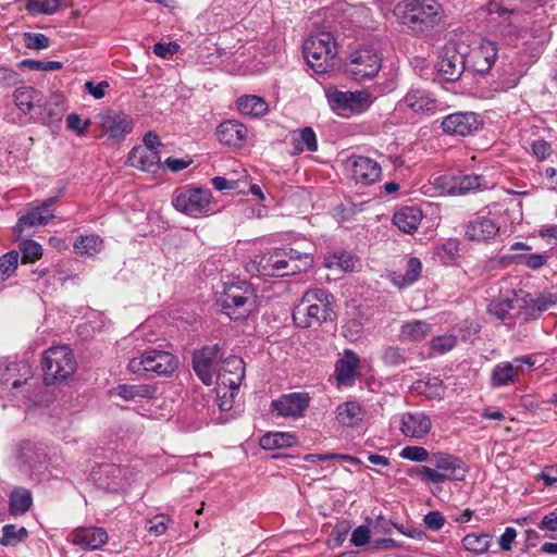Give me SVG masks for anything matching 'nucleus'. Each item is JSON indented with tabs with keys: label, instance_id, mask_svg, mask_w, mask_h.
<instances>
[{
	"label": "nucleus",
	"instance_id": "1",
	"mask_svg": "<svg viewBox=\"0 0 557 557\" xmlns=\"http://www.w3.org/2000/svg\"><path fill=\"white\" fill-rule=\"evenodd\" d=\"M524 0H493L487 13L494 32L507 44L539 58L552 38L547 21L535 20L522 9Z\"/></svg>",
	"mask_w": 557,
	"mask_h": 557
},
{
	"label": "nucleus",
	"instance_id": "2",
	"mask_svg": "<svg viewBox=\"0 0 557 557\" xmlns=\"http://www.w3.org/2000/svg\"><path fill=\"white\" fill-rule=\"evenodd\" d=\"M312 263L313 258L310 253L299 252L293 248H277L270 253L256 256L247 264V271L263 276H286L306 272Z\"/></svg>",
	"mask_w": 557,
	"mask_h": 557
},
{
	"label": "nucleus",
	"instance_id": "3",
	"mask_svg": "<svg viewBox=\"0 0 557 557\" xmlns=\"http://www.w3.org/2000/svg\"><path fill=\"white\" fill-rule=\"evenodd\" d=\"M393 14L413 33L423 34L441 22L443 9L436 0H404L396 4Z\"/></svg>",
	"mask_w": 557,
	"mask_h": 557
},
{
	"label": "nucleus",
	"instance_id": "4",
	"mask_svg": "<svg viewBox=\"0 0 557 557\" xmlns=\"http://www.w3.org/2000/svg\"><path fill=\"white\" fill-rule=\"evenodd\" d=\"M216 301L230 319L240 321L256 310L257 294L249 282L236 280L224 284Z\"/></svg>",
	"mask_w": 557,
	"mask_h": 557
},
{
	"label": "nucleus",
	"instance_id": "5",
	"mask_svg": "<svg viewBox=\"0 0 557 557\" xmlns=\"http://www.w3.org/2000/svg\"><path fill=\"white\" fill-rule=\"evenodd\" d=\"M330 294L323 288L308 289L293 310V320L298 327L320 326L333 320Z\"/></svg>",
	"mask_w": 557,
	"mask_h": 557
},
{
	"label": "nucleus",
	"instance_id": "6",
	"mask_svg": "<svg viewBox=\"0 0 557 557\" xmlns=\"http://www.w3.org/2000/svg\"><path fill=\"white\" fill-rule=\"evenodd\" d=\"M430 462L434 468L419 466L413 468L409 474L417 475L433 484H440L445 481H461L466 475L465 463L456 456L447 453H434Z\"/></svg>",
	"mask_w": 557,
	"mask_h": 557
},
{
	"label": "nucleus",
	"instance_id": "7",
	"mask_svg": "<svg viewBox=\"0 0 557 557\" xmlns=\"http://www.w3.org/2000/svg\"><path fill=\"white\" fill-rule=\"evenodd\" d=\"M304 54L308 65L317 74H324L335 65L337 44L330 32L310 36L304 44Z\"/></svg>",
	"mask_w": 557,
	"mask_h": 557
},
{
	"label": "nucleus",
	"instance_id": "8",
	"mask_svg": "<svg viewBox=\"0 0 557 557\" xmlns=\"http://www.w3.org/2000/svg\"><path fill=\"white\" fill-rule=\"evenodd\" d=\"M331 110L342 117H351L369 110L373 103L372 94L368 90L343 91L335 87L325 89Z\"/></svg>",
	"mask_w": 557,
	"mask_h": 557
},
{
	"label": "nucleus",
	"instance_id": "9",
	"mask_svg": "<svg viewBox=\"0 0 557 557\" xmlns=\"http://www.w3.org/2000/svg\"><path fill=\"white\" fill-rule=\"evenodd\" d=\"M75 357L67 346H53L42 356L44 381L47 385L69 379L76 371Z\"/></svg>",
	"mask_w": 557,
	"mask_h": 557
},
{
	"label": "nucleus",
	"instance_id": "10",
	"mask_svg": "<svg viewBox=\"0 0 557 557\" xmlns=\"http://www.w3.org/2000/svg\"><path fill=\"white\" fill-rule=\"evenodd\" d=\"M178 367L177 358L164 350L147 349L128 362V370L133 373L152 372L158 375H169Z\"/></svg>",
	"mask_w": 557,
	"mask_h": 557
},
{
	"label": "nucleus",
	"instance_id": "11",
	"mask_svg": "<svg viewBox=\"0 0 557 557\" xmlns=\"http://www.w3.org/2000/svg\"><path fill=\"white\" fill-rule=\"evenodd\" d=\"M382 67V58L371 46L359 48L351 52L346 64V74L356 82L371 79Z\"/></svg>",
	"mask_w": 557,
	"mask_h": 557
},
{
	"label": "nucleus",
	"instance_id": "12",
	"mask_svg": "<svg viewBox=\"0 0 557 557\" xmlns=\"http://www.w3.org/2000/svg\"><path fill=\"white\" fill-rule=\"evenodd\" d=\"M534 363L530 355L516 357L512 361L499 362L491 372L490 385L494 388H499L515 384L519 381L520 375L531 371Z\"/></svg>",
	"mask_w": 557,
	"mask_h": 557
},
{
	"label": "nucleus",
	"instance_id": "13",
	"mask_svg": "<svg viewBox=\"0 0 557 557\" xmlns=\"http://www.w3.org/2000/svg\"><path fill=\"white\" fill-rule=\"evenodd\" d=\"M211 191L201 187L177 189L173 199L174 208L189 216L208 214L210 211Z\"/></svg>",
	"mask_w": 557,
	"mask_h": 557
},
{
	"label": "nucleus",
	"instance_id": "14",
	"mask_svg": "<svg viewBox=\"0 0 557 557\" xmlns=\"http://www.w3.org/2000/svg\"><path fill=\"white\" fill-rule=\"evenodd\" d=\"M344 168L348 176L357 184L371 185L382 176L380 163L372 158L361 154L348 157L344 162Z\"/></svg>",
	"mask_w": 557,
	"mask_h": 557
},
{
	"label": "nucleus",
	"instance_id": "15",
	"mask_svg": "<svg viewBox=\"0 0 557 557\" xmlns=\"http://www.w3.org/2000/svg\"><path fill=\"white\" fill-rule=\"evenodd\" d=\"M483 120L479 113L472 111H458L443 117L441 128L449 136L467 137L481 129Z\"/></svg>",
	"mask_w": 557,
	"mask_h": 557
},
{
	"label": "nucleus",
	"instance_id": "16",
	"mask_svg": "<svg viewBox=\"0 0 557 557\" xmlns=\"http://www.w3.org/2000/svg\"><path fill=\"white\" fill-rule=\"evenodd\" d=\"M223 352L219 345L207 346L194 354L193 368L200 381L206 385L213 383L218 374V364L222 360Z\"/></svg>",
	"mask_w": 557,
	"mask_h": 557
},
{
	"label": "nucleus",
	"instance_id": "17",
	"mask_svg": "<svg viewBox=\"0 0 557 557\" xmlns=\"http://www.w3.org/2000/svg\"><path fill=\"white\" fill-rule=\"evenodd\" d=\"M100 127L115 141H122L134 128L133 119L120 111L106 110L96 116Z\"/></svg>",
	"mask_w": 557,
	"mask_h": 557
},
{
	"label": "nucleus",
	"instance_id": "18",
	"mask_svg": "<svg viewBox=\"0 0 557 557\" xmlns=\"http://www.w3.org/2000/svg\"><path fill=\"white\" fill-rule=\"evenodd\" d=\"M465 70L463 54L456 49V44L445 45L437 62L438 77L445 82L457 81Z\"/></svg>",
	"mask_w": 557,
	"mask_h": 557
},
{
	"label": "nucleus",
	"instance_id": "19",
	"mask_svg": "<svg viewBox=\"0 0 557 557\" xmlns=\"http://www.w3.org/2000/svg\"><path fill=\"white\" fill-rule=\"evenodd\" d=\"M245 377V362L237 356H231L222 361L218 369L216 385L238 391Z\"/></svg>",
	"mask_w": 557,
	"mask_h": 557
},
{
	"label": "nucleus",
	"instance_id": "20",
	"mask_svg": "<svg viewBox=\"0 0 557 557\" xmlns=\"http://www.w3.org/2000/svg\"><path fill=\"white\" fill-rule=\"evenodd\" d=\"M310 396L307 393L296 392L284 394L272 401L271 406L278 416L296 418L304 416L309 407Z\"/></svg>",
	"mask_w": 557,
	"mask_h": 557
},
{
	"label": "nucleus",
	"instance_id": "21",
	"mask_svg": "<svg viewBox=\"0 0 557 557\" xmlns=\"http://www.w3.org/2000/svg\"><path fill=\"white\" fill-rule=\"evenodd\" d=\"M500 226L492 218L478 215L465 226V237L471 242L487 243L499 233Z\"/></svg>",
	"mask_w": 557,
	"mask_h": 557
},
{
	"label": "nucleus",
	"instance_id": "22",
	"mask_svg": "<svg viewBox=\"0 0 557 557\" xmlns=\"http://www.w3.org/2000/svg\"><path fill=\"white\" fill-rule=\"evenodd\" d=\"M432 428L430 417L421 411L405 412L399 419V431L406 437L421 440Z\"/></svg>",
	"mask_w": 557,
	"mask_h": 557
},
{
	"label": "nucleus",
	"instance_id": "23",
	"mask_svg": "<svg viewBox=\"0 0 557 557\" xmlns=\"http://www.w3.org/2000/svg\"><path fill=\"white\" fill-rule=\"evenodd\" d=\"M69 536L74 545L84 549H98L108 542L106 530L99 527H78Z\"/></svg>",
	"mask_w": 557,
	"mask_h": 557
},
{
	"label": "nucleus",
	"instance_id": "24",
	"mask_svg": "<svg viewBox=\"0 0 557 557\" xmlns=\"http://www.w3.org/2000/svg\"><path fill=\"white\" fill-rule=\"evenodd\" d=\"M63 113L64 98L62 95L54 94L49 99L44 97L42 102H39L34 120L50 125L60 122Z\"/></svg>",
	"mask_w": 557,
	"mask_h": 557
},
{
	"label": "nucleus",
	"instance_id": "25",
	"mask_svg": "<svg viewBox=\"0 0 557 557\" xmlns=\"http://www.w3.org/2000/svg\"><path fill=\"white\" fill-rule=\"evenodd\" d=\"M215 134L221 144L239 148L246 141L247 128L238 121L228 120L218 126Z\"/></svg>",
	"mask_w": 557,
	"mask_h": 557
},
{
	"label": "nucleus",
	"instance_id": "26",
	"mask_svg": "<svg viewBox=\"0 0 557 557\" xmlns=\"http://www.w3.org/2000/svg\"><path fill=\"white\" fill-rule=\"evenodd\" d=\"M498 57V47L495 41L483 39L479 47L472 51L473 69L478 73H487Z\"/></svg>",
	"mask_w": 557,
	"mask_h": 557
},
{
	"label": "nucleus",
	"instance_id": "27",
	"mask_svg": "<svg viewBox=\"0 0 557 557\" xmlns=\"http://www.w3.org/2000/svg\"><path fill=\"white\" fill-rule=\"evenodd\" d=\"M127 163L141 171L154 173L160 168L161 158L158 150L135 146L128 153Z\"/></svg>",
	"mask_w": 557,
	"mask_h": 557
},
{
	"label": "nucleus",
	"instance_id": "28",
	"mask_svg": "<svg viewBox=\"0 0 557 557\" xmlns=\"http://www.w3.org/2000/svg\"><path fill=\"white\" fill-rule=\"evenodd\" d=\"M423 218L422 210L417 206L399 208L393 215V224L406 234H413Z\"/></svg>",
	"mask_w": 557,
	"mask_h": 557
},
{
	"label": "nucleus",
	"instance_id": "29",
	"mask_svg": "<svg viewBox=\"0 0 557 557\" xmlns=\"http://www.w3.org/2000/svg\"><path fill=\"white\" fill-rule=\"evenodd\" d=\"M54 216L53 211H46L45 207H39L37 203L32 206L25 214L18 218L15 226V233L18 237L28 228L46 225L49 220Z\"/></svg>",
	"mask_w": 557,
	"mask_h": 557
},
{
	"label": "nucleus",
	"instance_id": "30",
	"mask_svg": "<svg viewBox=\"0 0 557 557\" xmlns=\"http://www.w3.org/2000/svg\"><path fill=\"white\" fill-rule=\"evenodd\" d=\"M358 356L351 351L346 350L344 357L336 363V380L339 385L350 386L354 384L358 374Z\"/></svg>",
	"mask_w": 557,
	"mask_h": 557
},
{
	"label": "nucleus",
	"instance_id": "31",
	"mask_svg": "<svg viewBox=\"0 0 557 557\" xmlns=\"http://www.w3.org/2000/svg\"><path fill=\"white\" fill-rule=\"evenodd\" d=\"M16 107L24 113L34 119L39 102H42L44 95L33 87H20L13 94Z\"/></svg>",
	"mask_w": 557,
	"mask_h": 557
},
{
	"label": "nucleus",
	"instance_id": "32",
	"mask_svg": "<svg viewBox=\"0 0 557 557\" xmlns=\"http://www.w3.org/2000/svg\"><path fill=\"white\" fill-rule=\"evenodd\" d=\"M126 469L116 465H106L100 468L97 479L100 487L109 492H117L125 486Z\"/></svg>",
	"mask_w": 557,
	"mask_h": 557
},
{
	"label": "nucleus",
	"instance_id": "33",
	"mask_svg": "<svg viewBox=\"0 0 557 557\" xmlns=\"http://www.w3.org/2000/svg\"><path fill=\"white\" fill-rule=\"evenodd\" d=\"M404 103L413 112L435 111L438 106L433 95L421 88L410 89L404 98Z\"/></svg>",
	"mask_w": 557,
	"mask_h": 557
},
{
	"label": "nucleus",
	"instance_id": "34",
	"mask_svg": "<svg viewBox=\"0 0 557 557\" xmlns=\"http://www.w3.org/2000/svg\"><path fill=\"white\" fill-rule=\"evenodd\" d=\"M487 187V182L481 175L467 174L453 178L448 193L453 195H465L471 191L481 190Z\"/></svg>",
	"mask_w": 557,
	"mask_h": 557
},
{
	"label": "nucleus",
	"instance_id": "35",
	"mask_svg": "<svg viewBox=\"0 0 557 557\" xmlns=\"http://www.w3.org/2000/svg\"><path fill=\"white\" fill-rule=\"evenodd\" d=\"M422 263L420 259L410 257L406 263V272H393L391 275L392 283L399 287H408L412 285L421 275Z\"/></svg>",
	"mask_w": 557,
	"mask_h": 557
},
{
	"label": "nucleus",
	"instance_id": "36",
	"mask_svg": "<svg viewBox=\"0 0 557 557\" xmlns=\"http://www.w3.org/2000/svg\"><path fill=\"white\" fill-rule=\"evenodd\" d=\"M338 422L346 426H355L363 419V410L359 403L347 401L336 409Z\"/></svg>",
	"mask_w": 557,
	"mask_h": 557
},
{
	"label": "nucleus",
	"instance_id": "37",
	"mask_svg": "<svg viewBox=\"0 0 557 557\" xmlns=\"http://www.w3.org/2000/svg\"><path fill=\"white\" fill-rule=\"evenodd\" d=\"M412 392L429 399H442L445 394L443 382L438 377L418 380L412 385Z\"/></svg>",
	"mask_w": 557,
	"mask_h": 557
},
{
	"label": "nucleus",
	"instance_id": "38",
	"mask_svg": "<svg viewBox=\"0 0 557 557\" xmlns=\"http://www.w3.org/2000/svg\"><path fill=\"white\" fill-rule=\"evenodd\" d=\"M156 393V387L150 384L143 385H127L122 384L119 385L114 389V394L120 396L122 399L126 401L143 399V398H152Z\"/></svg>",
	"mask_w": 557,
	"mask_h": 557
},
{
	"label": "nucleus",
	"instance_id": "39",
	"mask_svg": "<svg viewBox=\"0 0 557 557\" xmlns=\"http://www.w3.org/2000/svg\"><path fill=\"white\" fill-rule=\"evenodd\" d=\"M237 107L242 114L251 117L261 116L268 111L267 101L263 98L253 95L240 97L237 101Z\"/></svg>",
	"mask_w": 557,
	"mask_h": 557
},
{
	"label": "nucleus",
	"instance_id": "40",
	"mask_svg": "<svg viewBox=\"0 0 557 557\" xmlns=\"http://www.w3.org/2000/svg\"><path fill=\"white\" fill-rule=\"evenodd\" d=\"M518 302H520V300L517 293L515 290H510L506 296L493 299L490 302L487 310L492 315L503 320L510 310L517 307Z\"/></svg>",
	"mask_w": 557,
	"mask_h": 557
},
{
	"label": "nucleus",
	"instance_id": "41",
	"mask_svg": "<svg viewBox=\"0 0 557 557\" xmlns=\"http://www.w3.org/2000/svg\"><path fill=\"white\" fill-rule=\"evenodd\" d=\"M432 332L430 323L416 320L405 323L400 329V337L403 341L420 342Z\"/></svg>",
	"mask_w": 557,
	"mask_h": 557
},
{
	"label": "nucleus",
	"instance_id": "42",
	"mask_svg": "<svg viewBox=\"0 0 557 557\" xmlns=\"http://www.w3.org/2000/svg\"><path fill=\"white\" fill-rule=\"evenodd\" d=\"M324 264L329 269L352 272L360 265V262L354 255L343 251L325 257Z\"/></svg>",
	"mask_w": 557,
	"mask_h": 557
},
{
	"label": "nucleus",
	"instance_id": "43",
	"mask_svg": "<svg viewBox=\"0 0 557 557\" xmlns=\"http://www.w3.org/2000/svg\"><path fill=\"white\" fill-rule=\"evenodd\" d=\"M296 443V435L289 432L268 433L260 438L261 447L268 450L290 447Z\"/></svg>",
	"mask_w": 557,
	"mask_h": 557
},
{
	"label": "nucleus",
	"instance_id": "44",
	"mask_svg": "<svg viewBox=\"0 0 557 557\" xmlns=\"http://www.w3.org/2000/svg\"><path fill=\"white\" fill-rule=\"evenodd\" d=\"M33 504L32 493L26 488H15L10 494L9 511L13 516L24 515Z\"/></svg>",
	"mask_w": 557,
	"mask_h": 557
},
{
	"label": "nucleus",
	"instance_id": "45",
	"mask_svg": "<svg viewBox=\"0 0 557 557\" xmlns=\"http://www.w3.org/2000/svg\"><path fill=\"white\" fill-rule=\"evenodd\" d=\"M103 240L98 235H85L74 243V250L81 256H94L101 251Z\"/></svg>",
	"mask_w": 557,
	"mask_h": 557
},
{
	"label": "nucleus",
	"instance_id": "46",
	"mask_svg": "<svg viewBox=\"0 0 557 557\" xmlns=\"http://www.w3.org/2000/svg\"><path fill=\"white\" fill-rule=\"evenodd\" d=\"M27 536L28 532L24 527L16 529L13 524H5L2 528L0 544L2 546H14L17 543L25 541Z\"/></svg>",
	"mask_w": 557,
	"mask_h": 557
},
{
	"label": "nucleus",
	"instance_id": "47",
	"mask_svg": "<svg viewBox=\"0 0 557 557\" xmlns=\"http://www.w3.org/2000/svg\"><path fill=\"white\" fill-rule=\"evenodd\" d=\"M18 249V252L22 253L23 263H34L42 257V246L33 239L22 240Z\"/></svg>",
	"mask_w": 557,
	"mask_h": 557
},
{
	"label": "nucleus",
	"instance_id": "48",
	"mask_svg": "<svg viewBox=\"0 0 557 557\" xmlns=\"http://www.w3.org/2000/svg\"><path fill=\"white\" fill-rule=\"evenodd\" d=\"M60 7V0H28L26 10L32 15L53 14Z\"/></svg>",
	"mask_w": 557,
	"mask_h": 557
},
{
	"label": "nucleus",
	"instance_id": "49",
	"mask_svg": "<svg viewBox=\"0 0 557 557\" xmlns=\"http://www.w3.org/2000/svg\"><path fill=\"white\" fill-rule=\"evenodd\" d=\"M20 252L11 250L0 257V274L2 280L9 278L16 271L18 265Z\"/></svg>",
	"mask_w": 557,
	"mask_h": 557
},
{
	"label": "nucleus",
	"instance_id": "50",
	"mask_svg": "<svg viewBox=\"0 0 557 557\" xmlns=\"http://www.w3.org/2000/svg\"><path fill=\"white\" fill-rule=\"evenodd\" d=\"M462 546L475 554L484 553L488 547L487 536L475 533L468 534L462 539Z\"/></svg>",
	"mask_w": 557,
	"mask_h": 557
},
{
	"label": "nucleus",
	"instance_id": "51",
	"mask_svg": "<svg viewBox=\"0 0 557 557\" xmlns=\"http://www.w3.org/2000/svg\"><path fill=\"white\" fill-rule=\"evenodd\" d=\"M457 345V336L453 334H444L434 337L430 342V347L433 352L437 355H444L450 351Z\"/></svg>",
	"mask_w": 557,
	"mask_h": 557
},
{
	"label": "nucleus",
	"instance_id": "52",
	"mask_svg": "<svg viewBox=\"0 0 557 557\" xmlns=\"http://www.w3.org/2000/svg\"><path fill=\"white\" fill-rule=\"evenodd\" d=\"M296 148L302 150L306 147L308 151H317L318 141L317 135L311 127H305L299 132V136L295 138Z\"/></svg>",
	"mask_w": 557,
	"mask_h": 557
},
{
	"label": "nucleus",
	"instance_id": "53",
	"mask_svg": "<svg viewBox=\"0 0 557 557\" xmlns=\"http://www.w3.org/2000/svg\"><path fill=\"white\" fill-rule=\"evenodd\" d=\"M520 302L517 304L519 308L518 317L524 321L536 320L540 318V313H536L535 306L533 305V297L531 295H525L524 297L519 298Z\"/></svg>",
	"mask_w": 557,
	"mask_h": 557
},
{
	"label": "nucleus",
	"instance_id": "54",
	"mask_svg": "<svg viewBox=\"0 0 557 557\" xmlns=\"http://www.w3.org/2000/svg\"><path fill=\"white\" fill-rule=\"evenodd\" d=\"M399 456L404 459L416 461V462H422L430 460L429 451L421 446H406L401 449L399 453Z\"/></svg>",
	"mask_w": 557,
	"mask_h": 557
},
{
	"label": "nucleus",
	"instance_id": "55",
	"mask_svg": "<svg viewBox=\"0 0 557 557\" xmlns=\"http://www.w3.org/2000/svg\"><path fill=\"white\" fill-rule=\"evenodd\" d=\"M555 305H557V294L543 293L537 297H533L532 306H535L536 313H540V315Z\"/></svg>",
	"mask_w": 557,
	"mask_h": 557
},
{
	"label": "nucleus",
	"instance_id": "56",
	"mask_svg": "<svg viewBox=\"0 0 557 557\" xmlns=\"http://www.w3.org/2000/svg\"><path fill=\"white\" fill-rule=\"evenodd\" d=\"M90 124L91 121L89 119L83 121L76 113H71L66 117V127L75 132L78 136L85 135Z\"/></svg>",
	"mask_w": 557,
	"mask_h": 557
},
{
	"label": "nucleus",
	"instance_id": "57",
	"mask_svg": "<svg viewBox=\"0 0 557 557\" xmlns=\"http://www.w3.org/2000/svg\"><path fill=\"white\" fill-rule=\"evenodd\" d=\"M216 386L218 406L222 411H227L233 407V399L237 391H233L226 386Z\"/></svg>",
	"mask_w": 557,
	"mask_h": 557
},
{
	"label": "nucleus",
	"instance_id": "58",
	"mask_svg": "<svg viewBox=\"0 0 557 557\" xmlns=\"http://www.w3.org/2000/svg\"><path fill=\"white\" fill-rule=\"evenodd\" d=\"M35 445L29 441L22 442L16 448V458L24 465L33 466L35 461L34 451Z\"/></svg>",
	"mask_w": 557,
	"mask_h": 557
},
{
	"label": "nucleus",
	"instance_id": "59",
	"mask_svg": "<svg viewBox=\"0 0 557 557\" xmlns=\"http://www.w3.org/2000/svg\"><path fill=\"white\" fill-rule=\"evenodd\" d=\"M382 358L387 366H399L405 361V350L391 346L384 350Z\"/></svg>",
	"mask_w": 557,
	"mask_h": 557
},
{
	"label": "nucleus",
	"instance_id": "60",
	"mask_svg": "<svg viewBox=\"0 0 557 557\" xmlns=\"http://www.w3.org/2000/svg\"><path fill=\"white\" fill-rule=\"evenodd\" d=\"M169 519L164 515H159L147 520V530L149 533L159 536L165 533Z\"/></svg>",
	"mask_w": 557,
	"mask_h": 557
},
{
	"label": "nucleus",
	"instance_id": "61",
	"mask_svg": "<svg viewBox=\"0 0 557 557\" xmlns=\"http://www.w3.org/2000/svg\"><path fill=\"white\" fill-rule=\"evenodd\" d=\"M424 525L431 531H440L445 524V517L437 510H432L424 516Z\"/></svg>",
	"mask_w": 557,
	"mask_h": 557
},
{
	"label": "nucleus",
	"instance_id": "62",
	"mask_svg": "<svg viewBox=\"0 0 557 557\" xmlns=\"http://www.w3.org/2000/svg\"><path fill=\"white\" fill-rule=\"evenodd\" d=\"M25 45L30 49H45L49 46V38L44 34H25Z\"/></svg>",
	"mask_w": 557,
	"mask_h": 557
},
{
	"label": "nucleus",
	"instance_id": "63",
	"mask_svg": "<svg viewBox=\"0 0 557 557\" xmlns=\"http://www.w3.org/2000/svg\"><path fill=\"white\" fill-rule=\"evenodd\" d=\"M180 50V45L176 41H170L166 44L157 42L153 46V53L162 59H166Z\"/></svg>",
	"mask_w": 557,
	"mask_h": 557
},
{
	"label": "nucleus",
	"instance_id": "64",
	"mask_svg": "<svg viewBox=\"0 0 557 557\" xmlns=\"http://www.w3.org/2000/svg\"><path fill=\"white\" fill-rule=\"evenodd\" d=\"M532 152L537 160L543 161L550 157L552 147L550 144L544 139H537L532 143Z\"/></svg>",
	"mask_w": 557,
	"mask_h": 557
}]
</instances>
